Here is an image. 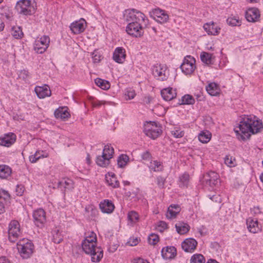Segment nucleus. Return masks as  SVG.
<instances>
[{"label": "nucleus", "mask_w": 263, "mask_h": 263, "mask_svg": "<svg viewBox=\"0 0 263 263\" xmlns=\"http://www.w3.org/2000/svg\"><path fill=\"white\" fill-rule=\"evenodd\" d=\"M132 263H149L147 260L141 258H135Z\"/></svg>", "instance_id": "obj_57"}, {"label": "nucleus", "mask_w": 263, "mask_h": 263, "mask_svg": "<svg viewBox=\"0 0 263 263\" xmlns=\"http://www.w3.org/2000/svg\"><path fill=\"white\" fill-rule=\"evenodd\" d=\"M16 141V136L13 133L6 134L0 137V145L6 147L12 145Z\"/></svg>", "instance_id": "obj_15"}, {"label": "nucleus", "mask_w": 263, "mask_h": 263, "mask_svg": "<svg viewBox=\"0 0 263 263\" xmlns=\"http://www.w3.org/2000/svg\"><path fill=\"white\" fill-rule=\"evenodd\" d=\"M96 84L104 90H107L110 88V84L108 81L102 79L101 78H97L95 80Z\"/></svg>", "instance_id": "obj_33"}, {"label": "nucleus", "mask_w": 263, "mask_h": 263, "mask_svg": "<svg viewBox=\"0 0 263 263\" xmlns=\"http://www.w3.org/2000/svg\"><path fill=\"white\" fill-rule=\"evenodd\" d=\"M161 95L163 99L165 101H170L176 97V93L171 88H167L161 91Z\"/></svg>", "instance_id": "obj_25"}, {"label": "nucleus", "mask_w": 263, "mask_h": 263, "mask_svg": "<svg viewBox=\"0 0 263 263\" xmlns=\"http://www.w3.org/2000/svg\"><path fill=\"white\" fill-rule=\"evenodd\" d=\"M5 202L0 201V214L5 211Z\"/></svg>", "instance_id": "obj_61"}, {"label": "nucleus", "mask_w": 263, "mask_h": 263, "mask_svg": "<svg viewBox=\"0 0 263 263\" xmlns=\"http://www.w3.org/2000/svg\"><path fill=\"white\" fill-rule=\"evenodd\" d=\"M159 236L157 234L154 233L150 234L148 238L149 243L152 245H156L159 241Z\"/></svg>", "instance_id": "obj_45"}, {"label": "nucleus", "mask_w": 263, "mask_h": 263, "mask_svg": "<svg viewBox=\"0 0 263 263\" xmlns=\"http://www.w3.org/2000/svg\"><path fill=\"white\" fill-rule=\"evenodd\" d=\"M100 208L103 213L110 214L113 212L115 206L111 201L104 200L99 204Z\"/></svg>", "instance_id": "obj_24"}, {"label": "nucleus", "mask_w": 263, "mask_h": 263, "mask_svg": "<svg viewBox=\"0 0 263 263\" xmlns=\"http://www.w3.org/2000/svg\"><path fill=\"white\" fill-rule=\"evenodd\" d=\"M246 18L250 22H255L260 16L259 11L256 8H251L248 9L246 12Z\"/></svg>", "instance_id": "obj_23"}, {"label": "nucleus", "mask_w": 263, "mask_h": 263, "mask_svg": "<svg viewBox=\"0 0 263 263\" xmlns=\"http://www.w3.org/2000/svg\"><path fill=\"white\" fill-rule=\"evenodd\" d=\"M262 128V122L258 120L256 117L247 116L242 119L238 126L235 127L234 130L237 139L244 141L250 138L251 133H257Z\"/></svg>", "instance_id": "obj_1"}, {"label": "nucleus", "mask_w": 263, "mask_h": 263, "mask_svg": "<svg viewBox=\"0 0 263 263\" xmlns=\"http://www.w3.org/2000/svg\"><path fill=\"white\" fill-rule=\"evenodd\" d=\"M21 234L20 225L15 220H12L9 224L8 235L10 241L14 242Z\"/></svg>", "instance_id": "obj_6"}, {"label": "nucleus", "mask_w": 263, "mask_h": 263, "mask_svg": "<svg viewBox=\"0 0 263 263\" xmlns=\"http://www.w3.org/2000/svg\"><path fill=\"white\" fill-rule=\"evenodd\" d=\"M247 228L249 232L256 233L261 230V226L259 224L258 220L256 219L249 218L247 219Z\"/></svg>", "instance_id": "obj_16"}, {"label": "nucleus", "mask_w": 263, "mask_h": 263, "mask_svg": "<svg viewBox=\"0 0 263 263\" xmlns=\"http://www.w3.org/2000/svg\"><path fill=\"white\" fill-rule=\"evenodd\" d=\"M128 219L132 223H136L139 220V215L135 211H130L128 213Z\"/></svg>", "instance_id": "obj_42"}, {"label": "nucleus", "mask_w": 263, "mask_h": 263, "mask_svg": "<svg viewBox=\"0 0 263 263\" xmlns=\"http://www.w3.org/2000/svg\"><path fill=\"white\" fill-rule=\"evenodd\" d=\"M143 23H138V24H134L133 23H128L126 28V31L127 33L133 36L138 37L141 36L143 34V29H142V25Z\"/></svg>", "instance_id": "obj_11"}, {"label": "nucleus", "mask_w": 263, "mask_h": 263, "mask_svg": "<svg viewBox=\"0 0 263 263\" xmlns=\"http://www.w3.org/2000/svg\"><path fill=\"white\" fill-rule=\"evenodd\" d=\"M195 99L190 95H185L182 97V105H191L195 103Z\"/></svg>", "instance_id": "obj_39"}, {"label": "nucleus", "mask_w": 263, "mask_h": 263, "mask_svg": "<svg viewBox=\"0 0 263 263\" xmlns=\"http://www.w3.org/2000/svg\"><path fill=\"white\" fill-rule=\"evenodd\" d=\"M25 191V187L22 184L17 185L15 189V192L17 196H22Z\"/></svg>", "instance_id": "obj_51"}, {"label": "nucleus", "mask_w": 263, "mask_h": 263, "mask_svg": "<svg viewBox=\"0 0 263 263\" xmlns=\"http://www.w3.org/2000/svg\"><path fill=\"white\" fill-rule=\"evenodd\" d=\"M50 39L49 36L44 35L36 39L33 44V49L37 53H44L49 46Z\"/></svg>", "instance_id": "obj_8"}, {"label": "nucleus", "mask_w": 263, "mask_h": 263, "mask_svg": "<svg viewBox=\"0 0 263 263\" xmlns=\"http://www.w3.org/2000/svg\"><path fill=\"white\" fill-rule=\"evenodd\" d=\"M124 17L128 23H133V22L134 24L143 23L145 25L148 21L143 13L134 9L126 10Z\"/></svg>", "instance_id": "obj_4"}, {"label": "nucleus", "mask_w": 263, "mask_h": 263, "mask_svg": "<svg viewBox=\"0 0 263 263\" xmlns=\"http://www.w3.org/2000/svg\"><path fill=\"white\" fill-rule=\"evenodd\" d=\"M203 28L209 35H218L220 30V28L213 22L205 24Z\"/></svg>", "instance_id": "obj_18"}, {"label": "nucleus", "mask_w": 263, "mask_h": 263, "mask_svg": "<svg viewBox=\"0 0 263 263\" xmlns=\"http://www.w3.org/2000/svg\"><path fill=\"white\" fill-rule=\"evenodd\" d=\"M152 100H153V98L148 96H145L143 98V103L145 104H149L151 103V102L152 101Z\"/></svg>", "instance_id": "obj_58"}, {"label": "nucleus", "mask_w": 263, "mask_h": 263, "mask_svg": "<svg viewBox=\"0 0 263 263\" xmlns=\"http://www.w3.org/2000/svg\"><path fill=\"white\" fill-rule=\"evenodd\" d=\"M101 57V56L100 54H98L96 51L92 53V59L94 62L97 63L100 61Z\"/></svg>", "instance_id": "obj_56"}, {"label": "nucleus", "mask_w": 263, "mask_h": 263, "mask_svg": "<svg viewBox=\"0 0 263 263\" xmlns=\"http://www.w3.org/2000/svg\"><path fill=\"white\" fill-rule=\"evenodd\" d=\"M180 209L178 205H171L167 210L166 216L168 219H173L176 217L179 213Z\"/></svg>", "instance_id": "obj_26"}, {"label": "nucleus", "mask_w": 263, "mask_h": 263, "mask_svg": "<svg viewBox=\"0 0 263 263\" xmlns=\"http://www.w3.org/2000/svg\"><path fill=\"white\" fill-rule=\"evenodd\" d=\"M125 95L128 97L126 100H131L134 98L136 96V93L133 89L129 88L126 90Z\"/></svg>", "instance_id": "obj_50"}, {"label": "nucleus", "mask_w": 263, "mask_h": 263, "mask_svg": "<svg viewBox=\"0 0 263 263\" xmlns=\"http://www.w3.org/2000/svg\"><path fill=\"white\" fill-rule=\"evenodd\" d=\"M190 182V176L187 173H184L182 175V187H187Z\"/></svg>", "instance_id": "obj_47"}, {"label": "nucleus", "mask_w": 263, "mask_h": 263, "mask_svg": "<svg viewBox=\"0 0 263 263\" xmlns=\"http://www.w3.org/2000/svg\"><path fill=\"white\" fill-rule=\"evenodd\" d=\"M211 136L209 131H202L198 135V139L201 142L206 143L211 140Z\"/></svg>", "instance_id": "obj_30"}, {"label": "nucleus", "mask_w": 263, "mask_h": 263, "mask_svg": "<svg viewBox=\"0 0 263 263\" xmlns=\"http://www.w3.org/2000/svg\"><path fill=\"white\" fill-rule=\"evenodd\" d=\"M12 34L15 39H21L23 35L22 29L19 27H13Z\"/></svg>", "instance_id": "obj_43"}, {"label": "nucleus", "mask_w": 263, "mask_h": 263, "mask_svg": "<svg viewBox=\"0 0 263 263\" xmlns=\"http://www.w3.org/2000/svg\"><path fill=\"white\" fill-rule=\"evenodd\" d=\"M15 9L17 12L25 15L32 14V7L31 2L29 0H20L17 2L15 6Z\"/></svg>", "instance_id": "obj_10"}, {"label": "nucleus", "mask_w": 263, "mask_h": 263, "mask_svg": "<svg viewBox=\"0 0 263 263\" xmlns=\"http://www.w3.org/2000/svg\"><path fill=\"white\" fill-rule=\"evenodd\" d=\"M171 133L174 138H178L181 137V131L179 130L172 131Z\"/></svg>", "instance_id": "obj_59"}, {"label": "nucleus", "mask_w": 263, "mask_h": 263, "mask_svg": "<svg viewBox=\"0 0 263 263\" xmlns=\"http://www.w3.org/2000/svg\"><path fill=\"white\" fill-rule=\"evenodd\" d=\"M224 163L228 166L233 167L236 164V160L232 156L227 155L224 158Z\"/></svg>", "instance_id": "obj_44"}, {"label": "nucleus", "mask_w": 263, "mask_h": 263, "mask_svg": "<svg viewBox=\"0 0 263 263\" xmlns=\"http://www.w3.org/2000/svg\"><path fill=\"white\" fill-rule=\"evenodd\" d=\"M86 27V22L83 18L73 22L70 26V30L74 34H78L83 32L85 30Z\"/></svg>", "instance_id": "obj_13"}, {"label": "nucleus", "mask_w": 263, "mask_h": 263, "mask_svg": "<svg viewBox=\"0 0 263 263\" xmlns=\"http://www.w3.org/2000/svg\"><path fill=\"white\" fill-rule=\"evenodd\" d=\"M5 25L2 19L0 18V31L3 30L4 28Z\"/></svg>", "instance_id": "obj_64"}, {"label": "nucleus", "mask_w": 263, "mask_h": 263, "mask_svg": "<svg viewBox=\"0 0 263 263\" xmlns=\"http://www.w3.org/2000/svg\"><path fill=\"white\" fill-rule=\"evenodd\" d=\"M126 57L125 49L122 47H117L113 53V59L118 63H123Z\"/></svg>", "instance_id": "obj_22"}, {"label": "nucleus", "mask_w": 263, "mask_h": 263, "mask_svg": "<svg viewBox=\"0 0 263 263\" xmlns=\"http://www.w3.org/2000/svg\"><path fill=\"white\" fill-rule=\"evenodd\" d=\"M11 174V168L6 165H0V178H6Z\"/></svg>", "instance_id": "obj_32"}, {"label": "nucleus", "mask_w": 263, "mask_h": 263, "mask_svg": "<svg viewBox=\"0 0 263 263\" xmlns=\"http://www.w3.org/2000/svg\"><path fill=\"white\" fill-rule=\"evenodd\" d=\"M54 116L57 118L66 119L70 116L68 111L67 107H61L57 109L54 111Z\"/></svg>", "instance_id": "obj_27"}, {"label": "nucleus", "mask_w": 263, "mask_h": 263, "mask_svg": "<svg viewBox=\"0 0 263 263\" xmlns=\"http://www.w3.org/2000/svg\"><path fill=\"white\" fill-rule=\"evenodd\" d=\"M10 199V195L5 190H0V201L6 202Z\"/></svg>", "instance_id": "obj_46"}, {"label": "nucleus", "mask_w": 263, "mask_h": 263, "mask_svg": "<svg viewBox=\"0 0 263 263\" xmlns=\"http://www.w3.org/2000/svg\"><path fill=\"white\" fill-rule=\"evenodd\" d=\"M212 54L205 52H202L200 55V58L201 61L206 64H210L212 61Z\"/></svg>", "instance_id": "obj_41"}, {"label": "nucleus", "mask_w": 263, "mask_h": 263, "mask_svg": "<svg viewBox=\"0 0 263 263\" xmlns=\"http://www.w3.org/2000/svg\"><path fill=\"white\" fill-rule=\"evenodd\" d=\"M52 241L55 243H60L63 239V236L60 232L59 230L55 229L52 232Z\"/></svg>", "instance_id": "obj_34"}, {"label": "nucleus", "mask_w": 263, "mask_h": 263, "mask_svg": "<svg viewBox=\"0 0 263 263\" xmlns=\"http://www.w3.org/2000/svg\"><path fill=\"white\" fill-rule=\"evenodd\" d=\"M156 182L159 187L162 189L165 182V179L161 176H158L156 178Z\"/></svg>", "instance_id": "obj_49"}, {"label": "nucleus", "mask_w": 263, "mask_h": 263, "mask_svg": "<svg viewBox=\"0 0 263 263\" xmlns=\"http://www.w3.org/2000/svg\"><path fill=\"white\" fill-rule=\"evenodd\" d=\"M97 236L96 234L91 232L82 243L83 250L87 254L91 256V260L92 262H99L103 257V251L100 247H96Z\"/></svg>", "instance_id": "obj_2"}, {"label": "nucleus", "mask_w": 263, "mask_h": 263, "mask_svg": "<svg viewBox=\"0 0 263 263\" xmlns=\"http://www.w3.org/2000/svg\"><path fill=\"white\" fill-rule=\"evenodd\" d=\"M195 62V60L193 57L186 56L182 63V72L186 75L191 74L196 68Z\"/></svg>", "instance_id": "obj_9"}, {"label": "nucleus", "mask_w": 263, "mask_h": 263, "mask_svg": "<svg viewBox=\"0 0 263 263\" xmlns=\"http://www.w3.org/2000/svg\"><path fill=\"white\" fill-rule=\"evenodd\" d=\"M37 152H36V153L33 155H31L29 157V160L31 163H35L40 158L41 156H37Z\"/></svg>", "instance_id": "obj_53"}, {"label": "nucleus", "mask_w": 263, "mask_h": 263, "mask_svg": "<svg viewBox=\"0 0 263 263\" xmlns=\"http://www.w3.org/2000/svg\"><path fill=\"white\" fill-rule=\"evenodd\" d=\"M197 244L195 239L187 238L182 242V249L186 252H192L196 249Z\"/></svg>", "instance_id": "obj_19"}, {"label": "nucleus", "mask_w": 263, "mask_h": 263, "mask_svg": "<svg viewBox=\"0 0 263 263\" xmlns=\"http://www.w3.org/2000/svg\"><path fill=\"white\" fill-rule=\"evenodd\" d=\"M154 20L161 24L165 23L168 19V15L165 11L160 9H155L153 11Z\"/></svg>", "instance_id": "obj_14"}, {"label": "nucleus", "mask_w": 263, "mask_h": 263, "mask_svg": "<svg viewBox=\"0 0 263 263\" xmlns=\"http://www.w3.org/2000/svg\"><path fill=\"white\" fill-rule=\"evenodd\" d=\"M60 184H64V187L65 189L71 190L73 188V182L72 180L70 179H67L64 181V182H60Z\"/></svg>", "instance_id": "obj_48"}, {"label": "nucleus", "mask_w": 263, "mask_h": 263, "mask_svg": "<svg viewBox=\"0 0 263 263\" xmlns=\"http://www.w3.org/2000/svg\"><path fill=\"white\" fill-rule=\"evenodd\" d=\"M227 23L232 26H239L241 25V21L237 17H230L227 20Z\"/></svg>", "instance_id": "obj_40"}, {"label": "nucleus", "mask_w": 263, "mask_h": 263, "mask_svg": "<svg viewBox=\"0 0 263 263\" xmlns=\"http://www.w3.org/2000/svg\"><path fill=\"white\" fill-rule=\"evenodd\" d=\"M34 222L37 227H42L46 222V213L42 209H39L34 211L33 214Z\"/></svg>", "instance_id": "obj_12"}, {"label": "nucleus", "mask_w": 263, "mask_h": 263, "mask_svg": "<svg viewBox=\"0 0 263 263\" xmlns=\"http://www.w3.org/2000/svg\"><path fill=\"white\" fill-rule=\"evenodd\" d=\"M106 181L108 185L113 188L118 187L119 186V182L117 179L114 173L110 174L108 173V175H106Z\"/></svg>", "instance_id": "obj_28"}, {"label": "nucleus", "mask_w": 263, "mask_h": 263, "mask_svg": "<svg viewBox=\"0 0 263 263\" xmlns=\"http://www.w3.org/2000/svg\"><path fill=\"white\" fill-rule=\"evenodd\" d=\"M34 91L37 96L40 99L49 97L51 94L50 88L47 85L42 86H37L35 87Z\"/></svg>", "instance_id": "obj_17"}, {"label": "nucleus", "mask_w": 263, "mask_h": 263, "mask_svg": "<svg viewBox=\"0 0 263 263\" xmlns=\"http://www.w3.org/2000/svg\"><path fill=\"white\" fill-rule=\"evenodd\" d=\"M207 92L211 96H216L218 94V86L215 83H210L206 87Z\"/></svg>", "instance_id": "obj_31"}, {"label": "nucleus", "mask_w": 263, "mask_h": 263, "mask_svg": "<svg viewBox=\"0 0 263 263\" xmlns=\"http://www.w3.org/2000/svg\"><path fill=\"white\" fill-rule=\"evenodd\" d=\"M142 158L144 160L150 161L151 160L152 156L149 152L146 151L142 154Z\"/></svg>", "instance_id": "obj_52"}, {"label": "nucleus", "mask_w": 263, "mask_h": 263, "mask_svg": "<svg viewBox=\"0 0 263 263\" xmlns=\"http://www.w3.org/2000/svg\"><path fill=\"white\" fill-rule=\"evenodd\" d=\"M177 254L176 249L174 247H166L161 251L162 257L165 259H171L174 258Z\"/></svg>", "instance_id": "obj_21"}, {"label": "nucleus", "mask_w": 263, "mask_h": 263, "mask_svg": "<svg viewBox=\"0 0 263 263\" xmlns=\"http://www.w3.org/2000/svg\"><path fill=\"white\" fill-rule=\"evenodd\" d=\"M96 162L98 165L105 167L110 163V159L102 154V155L98 156L97 157Z\"/></svg>", "instance_id": "obj_29"}, {"label": "nucleus", "mask_w": 263, "mask_h": 263, "mask_svg": "<svg viewBox=\"0 0 263 263\" xmlns=\"http://www.w3.org/2000/svg\"><path fill=\"white\" fill-rule=\"evenodd\" d=\"M152 73L158 80L160 81L166 80L168 77L167 68L164 64H156L152 68Z\"/></svg>", "instance_id": "obj_7"}, {"label": "nucleus", "mask_w": 263, "mask_h": 263, "mask_svg": "<svg viewBox=\"0 0 263 263\" xmlns=\"http://www.w3.org/2000/svg\"><path fill=\"white\" fill-rule=\"evenodd\" d=\"M0 263H10L9 260L5 256L0 257Z\"/></svg>", "instance_id": "obj_62"}, {"label": "nucleus", "mask_w": 263, "mask_h": 263, "mask_svg": "<svg viewBox=\"0 0 263 263\" xmlns=\"http://www.w3.org/2000/svg\"><path fill=\"white\" fill-rule=\"evenodd\" d=\"M149 168L154 172H159L162 171L163 166L160 162L155 160L151 161Z\"/></svg>", "instance_id": "obj_38"}, {"label": "nucleus", "mask_w": 263, "mask_h": 263, "mask_svg": "<svg viewBox=\"0 0 263 263\" xmlns=\"http://www.w3.org/2000/svg\"><path fill=\"white\" fill-rule=\"evenodd\" d=\"M158 227H161L163 229H165L167 228V224L165 222L161 221L159 222Z\"/></svg>", "instance_id": "obj_63"}, {"label": "nucleus", "mask_w": 263, "mask_h": 263, "mask_svg": "<svg viewBox=\"0 0 263 263\" xmlns=\"http://www.w3.org/2000/svg\"><path fill=\"white\" fill-rule=\"evenodd\" d=\"M114 154V149L112 146L109 145H106L104 146L102 153L103 155L110 159L112 158Z\"/></svg>", "instance_id": "obj_37"}, {"label": "nucleus", "mask_w": 263, "mask_h": 263, "mask_svg": "<svg viewBox=\"0 0 263 263\" xmlns=\"http://www.w3.org/2000/svg\"><path fill=\"white\" fill-rule=\"evenodd\" d=\"M190 229V227L187 223H182V235L186 234Z\"/></svg>", "instance_id": "obj_55"}, {"label": "nucleus", "mask_w": 263, "mask_h": 263, "mask_svg": "<svg viewBox=\"0 0 263 263\" xmlns=\"http://www.w3.org/2000/svg\"><path fill=\"white\" fill-rule=\"evenodd\" d=\"M17 248L21 256L27 259L33 252L34 245L30 240L23 238L17 243Z\"/></svg>", "instance_id": "obj_3"}, {"label": "nucleus", "mask_w": 263, "mask_h": 263, "mask_svg": "<svg viewBox=\"0 0 263 263\" xmlns=\"http://www.w3.org/2000/svg\"><path fill=\"white\" fill-rule=\"evenodd\" d=\"M129 160V157L127 155L122 154L119 156L117 160V164L119 167H124L126 165Z\"/></svg>", "instance_id": "obj_35"}, {"label": "nucleus", "mask_w": 263, "mask_h": 263, "mask_svg": "<svg viewBox=\"0 0 263 263\" xmlns=\"http://www.w3.org/2000/svg\"><path fill=\"white\" fill-rule=\"evenodd\" d=\"M205 259L201 254H195L191 258L190 263H205Z\"/></svg>", "instance_id": "obj_36"}, {"label": "nucleus", "mask_w": 263, "mask_h": 263, "mask_svg": "<svg viewBox=\"0 0 263 263\" xmlns=\"http://www.w3.org/2000/svg\"><path fill=\"white\" fill-rule=\"evenodd\" d=\"M139 243V240L137 238H130L127 243L130 246H135Z\"/></svg>", "instance_id": "obj_54"}, {"label": "nucleus", "mask_w": 263, "mask_h": 263, "mask_svg": "<svg viewBox=\"0 0 263 263\" xmlns=\"http://www.w3.org/2000/svg\"><path fill=\"white\" fill-rule=\"evenodd\" d=\"M144 132L147 136L155 139L160 135L162 130L156 122H148L144 124Z\"/></svg>", "instance_id": "obj_5"}, {"label": "nucleus", "mask_w": 263, "mask_h": 263, "mask_svg": "<svg viewBox=\"0 0 263 263\" xmlns=\"http://www.w3.org/2000/svg\"><path fill=\"white\" fill-rule=\"evenodd\" d=\"M218 178V175L214 172H210L204 176V179L206 183L211 186L218 184L219 182Z\"/></svg>", "instance_id": "obj_20"}, {"label": "nucleus", "mask_w": 263, "mask_h": 263, "mask_svg": "<svg viewBox=\"0 0 263 263\" xmlns=\"http://www.w3.org/2000/svg\"><path fill=\"white\" fill-rule=\"evenodd\" d=\"M260 209L259 207H254L252 209H251V213L252 214H254L255 215H257L259 213H260Z\"/></svg>", "instance_id": "obj_60"}]
</instances>
